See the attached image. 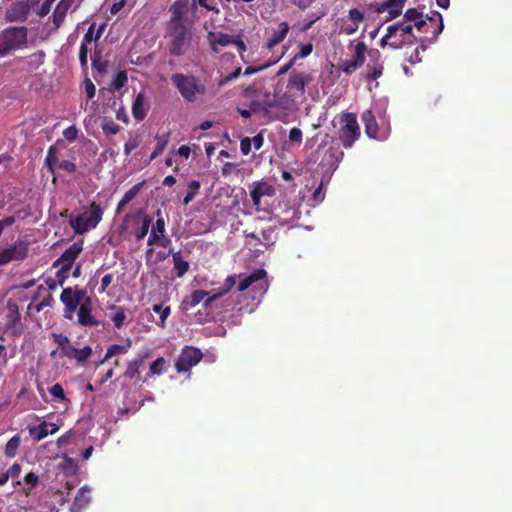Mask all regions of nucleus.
Returning <instances> with one entry per match:
<instances>
[{
  "instance_id": "f3484780",
  "label": "nucleus",
  "mask_w": 512,
  "mask_h": 512,
  "mask_svg": "<svg viewBox=\"0 0 512 512\" xmlns=\"http://www.w3.org/2000/svg\"><path fill=\"white\" fill-rule=\"evenodd\" d=\"M361 120L364 123L365 133L369 138L379 139L378 136V123L371 110H365L361 115Z\"/></svg>"
},
{
  "instance_id": "9b49d317",
  "label": "nucleus",
  "mask_w": 512,
  "mask_h": 512,
  "mask_svg": "<svg viewBox=\"0 0 512 512\" xmlns=\"http://www.w3.org/2000/svg\"><path fill=\"white\" fill-rule=\"evenodd\" d=\"M28 254V246L26 243L18 241L12 246L0 250V266L11 261H19L26 258Z\"/></svg>"
},
{
  "instance_id": "4d7b16f0",
  "label": "nucleus",
  "mask_w": 512,
  "mask_h": 512,
  "mask_svg": "<svg viewBox=\"0 0 512 512\" xmlns=\"http://www.w3.org/2000/svg\"><path fill=\"white\" fill-rule=\"evenodd\" d=\"M85 92L89 99L94 98L96 94V87L90 78H85L84 80Z\"/></svg>"
},
{
  "instance_id": "f8f14e48",
  "label": "nucleus",
  "mask_w": 512,
  "mask_h": 512,
  "mask_svg": "<svg viewBox=\"0 0 512 512\" xmlns=\"http://www.w3.org/2000/svg\"><path fill=\"white\" fill-rule=\"evenodd\" d=\"M366 45L364 42H358L355 45L354 55L350 60H344L340 63V69L346 73L351 74L360 68L365 62Z\"/></svg>"
},
{
  "instance_id": "c756f323",
  "label": "nucleus",
  "mask_w": 512,
  "mask_h": 512,
  "mask_svg": "<svg viewBox=\"0 0 512 512\" xmlns=\"http://www.w3.org/2000/svg\"><path fill=\"white\" fill-rule=\"evenodd\" d=\"M130 346H131V340L130 339H127V343L125 345H118V344L111 345L107 349L105 357H104V359L100 363L103 364L105 361H107L108 359H110L111 357H113V356H115L117 354H125V353H127V351L129 350Z\"/></svg>"
},
{
  "instance_id": "0e129e2a",
  "label": "nucleus",
  "mask_w": 512,
  "mask_h": 512,
  "mask_svg": "<svg viewBox=\"0 0 512 512\" xmlns=\"http://www.w3.org/2000/svg\"><path fill=\"white\" fill-rule=\"evenodd\" d=\"M92 65L99 73H105L108 63L107 61H102L99 58H93Z\"/></svg>"
},
{
  "instance_id": "49530a36",
  "label": "nucleus",
  "mask_w": 512,
  "mask_h": 512,
  "mask_svg": "<svg viewBox=\"0 0 512 512\" xmlns=\"http://www.w3.org/2000/svg\"><path fill=\"white\" fill-rule=\"evenodd\" d=\"M433 15L435 16V18L434 17H430L429 20L431 22H436V20L439 21V23L437 25V28L433 32V40H436V38L439 36V34L443 31L444 24H443L442 15L439 12H434Z\"/></svg>"
},
{
  "instance_id": "423d86ee",
  "label": "nucleus",
  "mask_w": 512,
  "mask_h": 512,
  "mask_svg": "<svg viewBox=\"0 0 512 512\" xmlns=\"http://www.w3.org/2000/svg\"><path fill=\"white\" fill-rule=\"evenodd\" d=\"M413 28L412 24L405 21H399L388 26V37H394V40L390 42V47L399 49L404 45L414 44L417 39L413 34Z\"/></svg>"
},
{
  "instance_id": "7c9ffc66",
  "label": "nucleus",
  "mask_w": 512,
  "mask_h": 512,
  "mask_svg": "<svg viewBox=\"0 0 512 512\" xmlns=\"http://www.w3.org/2000/svg\"><path fill=\"white\" fill-rule=\"evenodd\" d=\"M21 444L20 435H14L5 445L4 453L8 458H14Z\"/></svg>"
},
{
  "instance_id": "c85d7f7f",
  "label": "nucleus",
  "mask_w": 512,
  "mask_h": 512,
  "mask_svg": "<svg viewBox=\"0 0 512 512\" xmlns=\"http://www.w3.org/2000/svg\"><path fill=\"white\" fill-rule=\"evenodd\" d=\"M48 428L49 424L43 421L37 426L30 427L29 434L36 442H39L42 439L46 438L48 435H50Z\"/></svg>"
},
{
  "instance_id": "a19ab883",
  "label": "nucleus",
  "mask_w": 512,
  "mask_h": 512,
  "mask_svg": "<svg viewBox=\"0 0 512 512\" xmlns=\"http://www.w3.org/2000/svg\"><path fill=\"white\" fill-rule=\"evenodd\" d=\"M49 393L56 399L61 401L69 402L70 400L66 397L64 389L61 384L56 383L49 388Z\"/></svg>"
},
{
  "instance_id": "5701e85b",
  "label": "nucleus",
  "mask_w": 512,
  "mask_h": 512,
  "mask_svg": "<svg viewBox=\"0 0 512 512\" xmlns=\"http://www.w3.org/2000/svg\"><path fill=\"white\" fill-rule=\"evenodd\" d=\"M289 29L290 27L287 22H281L279 25V30L275 31L273 35L268 39L267 48L271 49L274 46L280 44L286 38Z\"/></svg>"
},
{
  "instance_id": "680f3d73",
  "label": "nucleus",
  "mask_w": 512,
  "mask_h": 512,
  "mask_svg": "<svg viewBox=\"0 0 512 512\" xmlns=\"http://www.w3.org/2000/svg\"><path fill=\"white\" fill-rule=\"evenodd\" d=\"M251 139L249 137H244L240 141V150L243 155H248L251 152Z\"/></svg>"
},
{
  "instance_id": "f704fd0d",
  "label": "nucleus",
  "mask_w": 512,
  "mask_h": 512,
  "mask_svg": "<svg viewBox=\"0 0 512 512\" xmlns=\"http://www.w3.org/2000/svg\"><path fill=\"white\" fill-rule=\"evenodd\" d=\"M101 128L106 135H115L120 131V126L112 119L105 117L102 121Z\"/></svg>"
},
{
  "instance_id": "a878e982",
  "label": "nucleus",
  "mask_w": 512,
  "mask_h": 512,
  "mask_svg": "<svg viewBox=\"0 0 512 512\" xmlns=\"http://www.w3.org/2000/svg\"><path fill=\"white\" fill-rule=\"evenodd\" d=\"M165 235V220L163 217H158L155 224L152 226L151 234L147 240V244L149 246H154V242L159 239V237Z\"/></svg>"
},
{
  "instance_id": "aec40b11",
  "label": "nucleus",
  "mask_w": 512,
  "mask_h": 512,
  "mask_svg": "<svg viewBox=\"0 0 512 512\" xmlns=\"http://www.w3.org/2000/svg\"><path fill=\"white\" fill-rule=\"evenodd\" d=\"M74 2L75 0H61L57 4L52 14L53 23L56 27H59L63 23L68 10L74 4Z\"/></svg>"
},
{
  "instance_id": "e433bc0d",
  "label": "nucleus",
  "mask_w": 512,
  "mask_h": 512,
  "mask_svg": "<svg viewBox=\"0 0 512 512\" xmlns=\"http://www.w3.org/2000/svg\"><path fill=\"white\" fill-rule=\"evenodd\" d=\"M188 188H189V191L183 199L184 205L189 204L194 199V197L198 194L199 189H200V182L197 180H193L189 183Z\"/></svg>"
},
{
  "instance_id": "a18cd8bd",
  "label": "nucleus",
  "mask_w": 512,
  "mask_h": 512,
  "mask_svg": "<svg viewBox=\"0 0 512 512\" xmlns=\"http://www.w3.org/2000/svg\"><path fill=\"white\" fill-rule=\"evenodd\" d=\"M236 283V275H229L225 281L223 286L218 291L219 293H222V297L226 295L235 285Z\"/></svg>"
},
{
  "instance_id": "4468645a",
  "label": "nucleus",
  "mask_w": 512,
  "mask_h": 512,
  "mask_svg": "<svg viewBox=\"0 0 512 512\" xmlns=\"http://www.w3.org/2000/svg\"><path fill=\"white\" fill-rule=\"evenodd\" d=\"M78 323L81 326H98L100 322L92 315V302L89 297L79 307L78 310Z\"/></svg>"
},
{
  "instance_id": "e2e57ef3",
  "label": "nucleus",
  "mask_w": 512,
  "mask_h": 512,
  "mask_svg": "<svg viewBox=\"0 0 512 512\" xmlns=\"http://www.w3.org/2000/svg\"><path fill=\"white\" fill-rule=\"evenodd\" d=\"M59 168L68 172L74 173L76 171V164L69 160H63L58 164Z\"/></svg>"
},
{
  "instance_id": "4be33fe9",
  "label": "nucleus",
  "mask_w": 512,
  "mask_h": 512,
  "mask_svg": "<svg viewBox=\"0 0 512 512\" xmlns=\"http://www.w3.org/2000/svg\"><path fill=\"white\" fill-rule=\"evenodd\" d=\"M267 273L264 269H258L252 272L250 275L246 276L242 279L238 284V291L243 292L251 287L254 283L263 280L266 277Z\"/></svg>"
},
{
  "instance_id": "1a4fd4ad",
  "label": "nucleus",
  "mask_w": 512,
  "mask_h": 512,
  "mask_svg": "<svg viewBox=\"0 0 512 512\" xmlns=\"http://www.w3.org/2000/svg\"><path fill=\"white\" fill-rule=\"evenodd\" d=\"M203 358V353L200 349L185 346L175 361V368L178 373L189 372L190 369L196 366Z\"/></svg>"
},
{
  "instance_id": "72a5a7b5",
  "label": "nucleus",
  "mask_w": 512,
  "mask_h": 512,
  "mask_svg": "<svg viewBox=\"0 0 512 512\" xmlns=\"http://www.w3.org/2000/svg\"><path fill=\"white\" fill-rule=\"evenodd\" d=\"M57 149L54 146L49 147L47 151V155L45 158V164L51 174H54L55 172V165L58 162V158L56 156Z\"/></svg>"
},
{
  "instance_id": "c03bdc74",
  "label": "nucleus",
  "mask_w": 512,
  "mask_h": 512,
  "mask_svg": "<svg viewBox=\"0 0 512 512\" xmlns=\"http://www.w3.org/2000/svg\"><path fill=\"white\" fill-rule=\"evenodd\" d=\"M152 310L155 313L160 314L161 326L164 327L165 320L167 319V317L170 315V312H171L170 307L167 306V307L163 308L162 305L156 304V305H153Z\"/></svg>"
},
{
  "instance_id": "864d4df0",
  "label": "nucleus",
  "mask_w": 512,
  "mask_h": 512,
  "mask_svg": "<svg viewBox=\"0 0 512 512\" xmlns=\"http://www.w3.org/2000/svg\"><path fill=\"white\" fill-rule=\"evenodd\" d=\"M88 47L85 45V43L80 44L79 48V61L83 68H87V62H88Z\"/></svg>"
},
{
  "instance_id": "bb28decb",
  "label": "nucleus",
  "mask_w": 512,
  "mask_h": 512,
  "mask_svg": "<svg viewBox=\"0 0 512 512\" xmlns=\"http://www.w3.org/2000/svg\"><path fill=\"white\" fill-rule=\"evenodd\" d=\"M132 114L136 120H143L146 117L147 110L144 108V94H137L133 105H132Z\"/></svg>"
},
{
  "instance_id": "cd10ccee",
  "label": "nucleus",
  "mask_w": 512,
  "mask_h": 512,
  "mask_svg": "<svg viewBox=\"0 0 512 512\" xmlns=\"http://www.w3.org/2000/svg\"><path fill=\"white\" fill-rule=\"evenodd\" d=\"M46 58V54L42 50H38L32 54H30L28 57H26V62L28 65V70L33 71L37 70L41 65L44 64Z\"/></svg>"
},
{
  "instance_id": "3c124183",
  "label": "nucleus",
  "mask_w": 512,
  "mask_h": 512,
  "mask_svg": "<svg viewBox=\"0 0 512 512\" xmlns=\"http://www.w3.org/2000/svg\"><path fill=\"white\" fill-rule=\"evenodd\" d=\"M242 73V69L240 67L236 68L233 72L229 73L228 75L222 77L218 84L219 86H223L227 84L228 82L238 78Z\"/></svg>"
},
{
  "instance_id": "37998d69",
  "label": "nucleus",
  "mask_w": 512,
  "mask_h": 512,
  "mask_svg": "<svg viewBox=\"0 0 512 512\" xmlns=\"http://www.w3.org/2000/svg\"><path fill=\"white\" fill-rule=\"evenodd\" d=\"M111 320L113 321L114 327L120 329L126 320L124 309L118 308L116 313L112 316Z\"/></svg>"
},
{
  "instance_id": "dca6fc26",
  "label": "nucleus",
  "mask_w": 512,
  "mask_h": 512,
  "mask_svg": "<svg viewBox=\"0 0 512 512\" xmlns=\"http://www.w3.org/2000/svg\"><path fill=\"white\" fill-rule=\"evenodd\" d=\"M149 353H140L135 358L127 362L126 370L123 374L125 378L134 379L138 376L140 368L143 366L145 360L148 358Z\"/></svg>"
},
{
  "instance_id": "4c0bfd02",
  "label": "nucleus",
  "mask_w": 512,
  "mask_h": 512,
  "mask_svg": "<svg viewBox=\"0 0 512 512\" xmlns=\"http://www.w3.org/2000/svg\"><path fill=\"white\" fill-rule=\"evenodd\" d=\"M263 109L266 111L268 108H275L279 106V99L276 95L271 94L270 92L266 91L264 93V98L261 103Z\"/></svg>"
},
{
  "instance_id": "f257e3e1",
  "label": "nucleus",
  "mask_w": 512,
  "mask_h": 512,
  "mask_svg": "<svg viewBox=\"0 0 512 512\" xmlns=\"http://www.w3.org/2000/svg\"><path fill=\"white\" fill-rule=\"evenodd\" d=\"M196 11L195 0H176L169 6L170 19L166 24V35L171 39L169 52L179 57L185 54L192 39L195 17L190 13Z\"/></svg>"
},
{
  "instance_id": "412c9836",
  "label": "nucleus",
  "mask_w": 512,
  "mask_h": 512,
  "mask_svg": "<svg viewBox=\"0 0 512 512\" xmlns=\"http://www.w3.org/2000/svg\"><path fill=\"white\" fill-rule=\"evenodd\" d=\"M82 250H83V240H81L79 242H74L63 252V254L57 259L56 262L74 263V261L77 259V257L82 252Z\"/></svg>"
},
{
  "instance_id": "a211bd4d",
  "label": "nucleus",
  "mask_w": 512,
  "mask_h": 512,
  "mask_svg": "<svg viewBox=\"0 0 512 512\" xmlns=\"http://www.w3.org/2000/svg\"><path fill=\"white\" fill-rule=\"evenodd\" d=\"M208 41L210 43L211 50L214 53H218L219 50L217 46L226 47L230 44H232V36L226 34V33H215V32H209L207 35Z\"/></svg>"
},
{
  "instance_id": "2eb2a0df",
  "label": "nucleus",
  "mask_w": 512,
  "mask_h": 512,
  "mask_svg": "<svg viewBox=\"0 0 512 512\" xmlns=\"http://www.w3.org/2000/svg\"><path fill=\"white\" fill-rule=\"evenodd\" d=\"M168 255L172 256L173 268L178 278H182L190 269L189 262L184 258L181 251H174L169 248Z\"/></svg>"
},
{
  "instance_id": "603ef678",
  "label": "nucleus",
  "mask_w": 512,
  "mask_h": 512,
  "mask_svg": "<svg viewBox=\"0 0 512 512\" xmlns=\"http://www.w3.org/2000/svg\"><path fill=\"white\" fill-rule=\"evenodd\" d=\"M422 16V14L420 12H418L417 9L415 8H409L406 10L405 14H404V18L402 21H405L406 23L408 22H411V21H416L418 18H420Z\"/></svg>"
},
{
  "instance_id": "7ed1b4c3",
  "label": "nucleus",
  "mask_w": 512,
  "mask_h": 512,
  "mask_svg": "<svg viewBox=\"0 0 512 512\" xmlns=\"http://www.w3.org/2000/svg\"><path fill=\"white\" fill-rule=\"evenodd\" d=\"M104 210L95 201L91 202L85 210L78 215L70 214L69 225L75 234L82 235L95 229L103 218Z\"/></svg>"
},
{
  "instance_id": "2f4dec72",
  "label": "nucleus",
  "mask_w": 512,
  "mask_h": 512,
  "mask_svg": "<svg viewBox=\"0 0 512 512\" xmlns=\"http://www.w3.org/2000/svg\"><path fill=\"white\" fill-rule=\"evenodd\" d=\"M305 84V78L300 73L291 75L288 81V87L297 90L301 94L305 91Z\"/></svg>"
},
{
  "instance_id": "6e6552de",
  "label": "nucleus",
  "mask_w": 512,
  "mask_h": 512,
  "mask_svg": "<svg viewBox=\"0 0 512 512\" xmlns=\"http://www.w3.org/2000/svg\"><path fill=\"white\" fill-rule=\"evenodd\" d=\"M85 298V289H73L72 287L64 288L60 295V301L64 305V317L66 319H72L73 313L80 307Z\"/></svg>"
},
{
  "instance_id": "473e14b6",
  "label": "nucleus",
  "mask_w": 512,
  "mask_h": 512,
  "mask_svg": "<svg viewBox=\"0 0 512 512\" xmlns=\"http://www.w3.org/2000/svg\"><path fill=\"white\" fill-rule=\"evenodd\" d=\"M91 354L92 348L87 345L82 349L75 348L71 359H75L79 364H83L90 358Z\"/></svg>"
},
{
  "instance_id": "0eeeda50",
  "label": "nucleus",
  "mask_w": 512,
  "mask_h": 512,
  "mask_svg": "<svg viewBox=\"0 0 512 512\" xmlns=\"http://www.w3.org/2000/svg\"><path fill=\"white\" fill-rule=\"evenodd\" d=\"M5 332L14 337H19L24 332V325L21 322L19 307L15 300L8 299L5 307Z\"/></svg>"
},
{
  "instance_id": "774afa93",
  "label": "nucleus",
  "mask_w": 512,
  "mask_h": 512,
  "mask_svg": "<svg viewBox=\"0 0 512 512\" xmlns=\"http://www.w3.org/2000/svg\"><path fill=\"white\" fill-rule=\"evenodd\" d=\"M253 144L254 148L256 150H259L263 144H264V136H263V131H260L257 135H255L252 139H251V145Z\"/></svg>"
},
{
  "instance_id": "58836bf2",
  "label": "nucleus",
  "mask_w": 512,
  "mask_h": 512,
  "mask_svg": "<svg viewBox=\"0 0 512 512\" xmlns=\"http://www.w3.org/2000/svg\"><path fill=\"white\" fill-rule=\"evenodd\" d=\"M164 364H165V359L163 357L157 358L150 365L148 376L161 375L163 372Z\"/></svg>"
},
{
  "instance_id": "ea45409f",
  "label": "nucleus",
  "mask_w": 512,
  "mask_h": 512,
  "mask_svg": "<svg viewBox=\"0 0 512 512\" xmlns=\"http://www.w3.org/2000/svg\"><path fill=\"white\" fill-rule=\"evenodd\" d=\"M128 77L125 71H120L114 77L111 86L115 90H120L127 83Z\"/></svg>"
},
{
  "instance_id": "f03ea898",
  "label": "nucleus",
  "mask_w": 512,
  "mask_h": 512,
  "mask_svg": "<svg viewBox=\"0 0 512 512\" xmlns=\"http://www.w3.org/2000/svg\"><path fill=\"white\" fill-rule=\"evenodd\" d=\"M171 82L186 102H195L207 94V87L193 74L174 73Z\"/></svg>"
},
{
  "instance_id": "79ce46f5",
  "label": "nucleus",
  "mask_w": 512,
  "mask_h": 512,
  "mask_svg": "<svg viewBox=\"0 0 512 512\" xmlns=\"http://www.w3.org/2000/svg\"><path fill=\"white\" fill-rule=\"evenodd\" d=\"M144 184H145V181L135 184L134 186H132L129 190H127L125 192V194L123 195L122 198L128 202L132 201L137 196V194L140 192V190L142 189Z\"/></svg>"
},
{
  "instance_id": "69168bd1",
  "label": "nucleus",
  "mask_w": 512,
  "mask_h": 512,
  "mask_svg": "<svg viewBox=\"0 0 512 512\" xmlns=\"http://www.w3.org/2000/svg\"><path fill=\"white\" fill-rule=\"evenodd\" d=\"M24 480L26 484L30 485V489H32L37 486L39 482V477L34 472H29L28 474H26Z\"/></svg>"
},
{
  "instance_id": "8fccbe9b",
  "label": "nucleus",
  "mask_w": 512,
  "mask_h": 512,
  "mask_svg": "<svg viewBox=\"0 0 512 512\" xmlns=\"http://www.w3.org/2000/svg\"><path fill=\"white\" fill-rule=\"evenodd\" d=\"M274 230L272 228H269L267 230L261 231V241L259 243L264 244L266 246H269L274 243L273 239Z\"/></svg>"
},
{
  "instance_id": "ddd939ff",
  "label": "nucleus",
  "mask_w": 512,
  "mask_h": 512,
  "mask_svg": "<svg viewBox=\"0 0 512 512\" xmlns=\"http://www.w3.org/2000/svg\"><path fill=\"white\" fill-rule=\"evenodd\" d=\"M364 14L357 8L348 11L347 19H343L342 31L346 35H352L357 32L360 24L364 21Z\"/></svg>"
},
{
  "instance_id": "39448f33",
  "label": "nucleus",
  "mask_w": 512,
  "mask_h": 512,
  "mask_svg": "<svg viewBox=\"0 0 512 512\" xmlns=\"http://www.w3.org/2000/svg\"><path fill=\"white\" fill-rule=\"evenodd\" d=\"M339 139L345 149L351 148L360 137V127L357 116L352 112H344L339 115Z\"/></svg>"
},
{
  "instance_id": "20e7f679",
  "label": "nucleus",
  "mask_w": 512,
  "mask_h": 512,
  "mask_svg": "<svg viewBox=\"0 0 512 512\" xmlns=\"http://www.w3.org/2000/svg\"><path fill=\"white\" fill-rule=\"evenodd\" d=\"M28 29L25 26H9L0 32V57L27 47Z\"/></svg>"
},
{
  "instance_id": "b1692460",
  "label": "nucleus",
  "mask_w": 512,
  "mask_h": 512,
  "mask_svg": "<svg viewBox=\"0 0 512 512\" xmlns=\"http://www.w3.org/2000/svg\"><path fill=\"white\" fill-rule=\"evenodd\" d=\"M206 296L207 291L201 289L193 290L190 295L183 299L182 305L185 309L193 308L200 304Z\"/></svg>"
},
{
  "instance_id": "9d476101",
  "label": "nucleus",
  "mask_w": 512,
  "mask_h": 512,
  "mask_svg": "<svg viewBox=\"0 0 512 512\" xmlns=\"http://www.w3.org/2000/svg\"><path fill=\"white\" fill-rule=\"evenodd\" d=\"M275 194V187L265 180L255 181L250 185V196L256 209H259L262 197H273Z\"/></svg>"
},
{
  "instance_id": "de8ad7c7",
  "label": "nucleus",
  "mask_w": 512,
  "mask_h": 512,
  "mask_svg": "<svg viewBox=\"0 0 512 512\" xmlns=\"http://www.w3.org/2000/svg\"><path fill=\"white\" fill-rule=\"evenodd\" d=\"M221 297H222V293H219L218 291L217 292H215V291H211V292L207 291V296L202 301L203 306L205 308H210L212 306L213 302L218 300Z\"/></svg>"
},
{
  "instance_id": "338daca9",
  "label": "nucleus",
  "mask_w": 512,
  "mask_h": 512,
  "mask_svg": "<svg viewBox=\"0 0 512 512\" xmlns=\"http://www.w3.org/2000/svg\"><path fill=\"white\" fill-rule=\"evenodd\" d=\"M317 0H291L292 4L304 11L309 8Z\"/></svg>"
},
{
  "instance_id": "bf43d9fd",
  "label": "nucleus",
  "mask_w": 512,
  "mask_h": 512,
  "mask_svg": "<svg viewBox=\"0 0 512 512\" xmlns=\"http://www.w3.org/2000/svg\"><path fill=\"white\" fill-rule=\"evenodd\" d=\"M313 51V45L311 43H307L301 45L299 53L295 56V58L303 59L309 56Z\"/></svg>"
},
{
  "instance_id": "13d9d810",
  "label": "nucleus",
  "mask_w": 512,
  "mask_h": 512,
  "mask_svg": "<svg viewBox=\"0 0 512 512\" xmlns=\"http://www.w3.org/2000/svg\"><path fill=\"white\" fill-rule=\"evenodd\" d=\"M52 337L53 341L58 345L59 348H62L70 342V339L61 333H53Z\"/></svg>"
},
{
  "instance_id": "6ab92c4d",
  "label": "nucleus",
  "mask_w": 512,
  "mask_h": 512,
  "mask_svg": "<svg viewBox=\"0 0 512 512\" xmlns=\"http://www.w3.org/2000/svg\"><path fill=\"white\" fill-rule=\"evenodd\" d=\"M91 489L88 486H83L77 492L72 507L71 512H81V510L87 506L90 502L91 498L89 496Z\"/></svg>"
},
{
  "instance_id": "09e8293b",
  "label": "nucleus",
  "mask_w": 512,
  "mask_h": 512,
  "mask_svg": "<svg viewBox=\"0 0 512 512\" xmlns=\"http://www.w3.org/2000/svg\"><path fill=\"white\" fill-rule=\"evenodd\" d=\"M57 263L58 262H55V264H57ZM60 263L62 264V266H61L60 270L58 271V277L60 278L59 283L62 285L64 279L68 277V273L74 263H70V262H60Z\"/></svg>"
},
{
  "instance_id": "393cba45",
  "label": "nucleus",
  "mask_w": 512,
  "mask_h": 512,
  "mask_svg": "<svg viewBox=\"0 0 512 512\" xmlns=\"http://www.w3.org/2000/svg\"><path fill=\"white\" fill-rule=\"evenodd\" d=\"M154 139L156 140V146L150 155L151 161L156 159L157 157H159L165 150V148L168 145V142L170 140V132H166L161 135L156 134Z\"/></svg>"
},
{
  "instance_id": "5fc2aeb1",
  "label": "nucleus",
  "mask_w": 512,
  "mask_h": 512,
  "mask_svg": "<svg viewBox=\"0 0 512 512\" xmlns=\"http://www.w3.org/2000/svg\"><path fill=\"white\" fill-rule=\"evenodd\" d=\"M77 134H78V130L76 128V126L72 125V126H69L68 128H66L64 131H63V137L69 141V142H73L76 140L77 138Z\"/></svg>"
},
{
  "instance_id": "6e6d98bb",
  "label": "nucleus",
  "mask_w": 512,
  "mask_h": 512,
  "mask_svg": "<svg viewBox=\"0 0 512 512\" xmlns=\"http://www.w3.org/2000/svg\"><path fill=\"white\" fill-rule=\"evenodd\" d=\"M25 13L22 12L21 14L17 13L15 11V9H9L6 11V14H5V19L8 21V22H14V21H18V20H22L25 18Z\"/></svg>"
},
{
  "instance_id": "052dcab7",
  "label": "nucleus",
  "mask_w": 512,
  "mask_h": 512,
  "mask_svg": "<svg viewBox=\"0 0 512 512\" xmlns=\"http://www.w3.org/2000/svg\"><path fill=\"white\" fill-rule=\"evenodd\" d=\"M289 140L294 143H301L302 131L297 127H293L289 132Z\"/></svg>"
},
{
  "instance_id": "c9c22d12",
  "label": "nucleus",
  "mask_w": 512,
  "mask_h": 512,
  "mask_svg": "<svg viewBox=\"0 0 512 512\" xmlns=\"http://www.w3.org/2000/svg\"><path fill=\"white\" fill-rule=\"evenodd\" d=\"M152 218L149 215H144L141 227L136 231L135 238L139 241L145 238L149 232Z\"/></svg>"
}]
</instances>
